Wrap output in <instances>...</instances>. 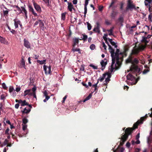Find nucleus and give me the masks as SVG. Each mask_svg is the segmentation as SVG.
<instances>
[{"instance_id":"nucleus-1","label":"nucleus","mask_w":152,"mask_h":152,"mask_svg":"<svg viewBox=\"0 0 152 152\" xmlns=\"http://www.w3.org/2000/svg\"><path fill=\"white\" fill-rule=\"evenodd\" d=\"M126 6L124 12H125L129 11H132L134 9H135V5L132 0H127Z\"/></svg>"},{"instance_id":"nucleus-2","label":"nucleus","mask_w":152,"mask_h":152,"mask_svg":"<svg viewBox=\"0 0 152 152\" xmlns=\"http://www.w3.org/2000/svg\"><path fill=\"white\" fill-rule=\"evenodd\" d=\"M148 117V116L146 114L145 116L142 117L140 118V120H138L133 125V126L134 129L137 128L138 126L140 124H142L143 122Z\"/></svg>"},{"instance_id":"nucleus-3","label":"nucleus","mask_w":152,"mask_h":152,"mask_svg":"<svg viewBox=\"0 0 152 152\" xmlns=\"http://www.w3.org/2000/svg\"><path fill=\"white\" fill-rule=\"evenodd\" d=\"M134 129V128L128 127L127 128L125 131V133L122 136L128 139L129 136L132 134Z\"/></svg>"},{"instance_id":"nucleus-4","label":"nucleus","mask_w":152,"mask_h":152,"mask_svg":"<svg viewBox=\"0 0 152 152\" xmlns=\"http://www.w3.org/2000/svg\"><path fill=\"white\" fill-rule=\"evenodd\" d=\"M115 61L116 60V63L115 64V68L117 69L119 68L120 66L121 65V61L123 60V57L120 58L119 56L115 57Z\"/></svg>"},{"instance_id":"nucleus-5","label":"nucleus","mask_w":152,"mask_h":152,"mask_svg":"<svg viewBox=\"0 0 152 152\" xmlns=\"http://www.w3.org/2000/svg\"><path fill=\"white\" fill-rule=\"evenodd\" d=\"M129 71L134 73L135 72L139 73L140 71V69L138 68L137 66L135 65H133L131 67L130 70L128 71V72H129Z\"/></svg>"},{"instance_id":"nucleus-6","label":"nucleus","mask_w":152,"mask_h":152,"mask_svg":"<svg viewBox=\"0 0 152 152\" xmlns=\"http://www.w3.org/2000/svg\"><path fill=\"white\" fill-rule=\"evenodd\" d=\"M126 77L127 79L128 80H135V84H136L138 82V81L140 79V77H138L137 79H136V77L134 76L133 75L130 73H129L126 76Z\"/></svg>"},{"instance_id":"nucleus-7","label":"nucleus","mask_w":152,"mask_h":152,"mask_svg":"<svg viewBox=\"0 0 152 152\" xmlns=\"http://www.w3.org/2000/svg\"><path fill=\"white\" fill-rule=\"evenodd\" d=\"M109 50H110V52L111 53V56L112 58V61L114 60L115 61V53L114 50L112 47L110 45H109Z\"/></svg>"},{"instance_id":"nucleus-8","label":"nucleus","mask_w":152,"mask_h":152,"mask_svg":"<svg viewBox=\"0 0 152 152\" xmlns=\"http://www.w3.org/2000/svg\"><path fill=\"white\" fill-rule=\"evenodd\" d=\"M100 64L102 66V70H103L107 64L106 59L104 58V60H102L100 62Z\"/></svg>"},{"instance_id":"nucleus-9","label":"nucleus","mask_w":152,"mask_h":152,"mask_svg":"<svg viewBox=\"0 0 152 152\" xmlns=\"http://www.w3.org/2000/svg\"><path fill=\"white\" fill-rule=\"evenodd\" d=\"M33 4L35 9L37 11L39 12H41V9L40 7L34 1L33 2Z\"/></svg>"},{"instance_id":"nucleus-10","label":"nucleus","mask_w":152,"mask_h":152,"mask_svg":"<svg viewBox=\"0 0 152 152\" xmlns=\"http://www.w3.org/2000/svg\"><path fill=\"white\" fill-rule=\"evenodd\" d=\"M43 69H44V70L45 71V74H50L51 72V66H49L48 67V71L47 70V66H46L45 65H44L43 66Z\"/></svg>"},{"instance_id":"nucleus-11","label":"nucleus","mask_w":152,"mask_h":152,"mask_svg":"<svg viewBox=\"0 0 152 152\" xmlns=\"http://www.w3.org/2000/svg\"><path fill=\"white\" fill-rule=\"evenodd\" d=\"M23 42V45L25 47L28 49H30L31 48L30 44L28 40H27L26 39H24Z\"/></svg>"},{"instance_id":"nucleus-12","label":"nucleus","mask_w":152,"mask_h":152,"mask_svg":"<svg viewBox=\"0 0 152 152\" xmlns=\"http://www.w3.org/2000/svg\"><path fill=\"white\" fill-rule=\"evenodd\" d=\"M96 27H95L93 31L96 32H97L98 33H99L100 32V24L99 22H97L96 23Z\"/></svg>"},{"instance_id":"nucleus-13","label":"nucleus","mask_w":152,"mask_h":152,"mask_svg":"<svg viewBox=\"0 0 152 152\" xmlns=\"http://www.w3.org/2000/svg\"><path fill=\"white\" fill-rule=\"evenodd\" d=\"M137 47L136 45H135L134 48V49L132 50V52L131 53V55H137V54L140 51L138 48H135Z\"/></svg>"},{"instance_id":"nucleus-14","label":"nucleus","mask_w":152,"mask_h":152,"mask_svg":"<svg viewBox=\"0 0 152 152\" xmlns=\"http://www.w3.org/2000/svg\"><path fill=\"white\" fill-rule=\"evenodd\" d=\"M88 0H85V3L84 4V16L85 17L86 15L87 12V5H88Z\"/></svg>"},{"instance_id":"nucleus-15","label":"nucleus","mask_w":152,"mask_h":152,"mask_svg":"<svg viewBox=\"0 0 152 152\" xmlns=\"http://www.w3.org/2000/svg\"><path fill=\"white\" fill-rule=\"evenodd\" d=\"M78 38H75L73 39V44L72 45V46L73 47H75V45L78 44L79 42V40Z\"/></svg>"},{"instance_id":"nucleus-16","label":"nucleus","mask_w":152,"mask_h":152,"mask_svg":"<svg viewBox=\"0 0 152 152\" xmlns=\"http://www.w3.org/2000/svg\"><path fill=\"white\" fill-rule=\"evenodd\" d=\"M31 109H27L26 108H25L23 110H21V112L22 113V115H23L24 114L26 113V114H28L31 111Z\"/></svg>"},{"instance_id":"nucleus-17","label":"nucleus","mask_w":152,"mask_h":152,"mask_svg":"<svg viewBox=\"0 0 152 152\" xmlns=\"http://www.w3.org/2000/svg\"><path fill=\"white\" fill-rule=\"evenodd\" d=\"M39 21H40L39 23V27L42 30H43L45 28V25L44 24L43 21L41 20H39Z\"/></svg>"},{"instance_id":"nucleus-18","label":"nucleus","mask_w":152,"mask_h":152,"mask_svg":"<svg viewBox=\"0 0 152 152\" xmlns=\"http://www.w3.org/2000/svg\"><path fill=\"white\" fill-rule=\"evenodd\" d=\"M13 21L14 22V25L15 28H18V25L20 24V20H17L15 19H14Z\"/></svg>"},{"instance_id":"nucleus-19","label":"nucleus","mask_w":152,"mask_h":152,"mask_svg":"<svg viewBox=\"0 0 152 152\" xmlns=\"http://www.w3.org/2000/svg\"><path fill=\"white\" fill-rule=\"evenodd\" d=\"M127 139L124 137L122 136L121 138V140L122 141L120 143V146H122L124 144V142L127 140Z\"/></svg>"},{"instance_id":"nucleus-20","label":"nucleus","mask_w":152,"mask_h":152,"mask_svg":"<svg viewBox=\"0 0 152 152\" xmlns=\"http://www.w3.org/2000/svg\"><path fill=\"white\" fill-rule=\"evenodd\" d=\"M132 55H130L129 56L128 58L126 59V63H131L132 62Z\"/></svg>"},{"instance_id":"nucleus-21","label":"nucleus","mask_w":152,"mask_h":152,"mask_svg":"<svg viewBox=\"0 0 152 152\" xmlns=\"http://www.w3.org/2000/svg\"><path fill=\"white\" fill-rule=\"evenodd\" d=\"M68 9L70 11L72 12V9L73 8V5L71 3L68 2Z\"/></svg>"},{"instance_id":"nucleus-22","label":"nucleus","mask_w":152,"mask_h":152,"mask_svg":"<svg viewBox=\"0 0 152 152\" xmlns=\"http://www.w3.org/2000/svg\"><path fill=\"white\" fill-rule=\"evenodd\" d=\"M152 3V0H145V4L146 6H149V4H151Z\"/></svg>"},{"instance_id":"nucleus-23","label":"nucleus","mask_w":152,"mask_h":152,"mask_svg":"<svg viewBox=\"0 0 152 152\" xmlns=\"http://www.w3.org/2000/svg\"><path fill=\"white\" fill-rule=\"evenodd\" d=\"M82 35L83 36V37L82 39H79V40H83L84 42L86 41L87 39L88 38L87 35L85 34H82Z\"/></svg>"},{"instance_id":"nucleus-24","label":"nucleus","mask_w":152,"mask_h":152,"mask_svg":"<svg viewBox=\"0 0 152 152\" xmlns=\"http://www.w3.org/2000/svg\"><path fill=\"white\" fill-rule=\"evenodd\" d=\"M72 51L75 52L76 51H78L79 53H81V50L79 48H75V47H73L71 50Z\"/></svg>"},{"instance_id":"nucleus-25","label":"nucleus","mask_w":152,"mask_h":152,"mask_svg":"<svg viewBox=\"0 0 152 152\" xmlns=\"http://www.w3.org/2000/svg\"><path fill=\"white\" fill-rule=\"evenodd\" d=\"M115 63V61H114V60H113V61H112V64L111 65V69L110 70V72L112 73L113 71V70L115 68L113 67V65Z\"/></svg>"},{"instance_id":"nucleus-26","label":"nucleus","mask_w":152,"mask_h":152,"mask_svg":"<svg viewBox=\"0 0 152 152\" xmlns=\"http://www.w3.org/2000/svg\"><path fill=\"white\" fill-rule=\"evenodd\" d=\"M146 48V45H142L137 48L140 51L143 50Z\"/></svg>"},{"instance_id":"nucleus-27","label":"nucleus","mask_w":152,"mask_h":152,"mask_svg":"<svg viewBox=\"0 0 152 152\" xmlns=\"http://www.w3.org/2000/svg\"><path fill=\"white\" fill-rule=\"evenodd\" d=\"M20 104L22 106L28 105V103L26 102L25 100H24L23 101L21 100V102H20Z\"/></svg>"},{"instance_id":"nucleus-28","label":"nucleus","mask_w":152,"mask_h":152,"mask_svg":"<svg viewBox=\"0 0 152 152\" xmlns=\"http://www.w3.org/2000/svg\"><path fill=\"white\" fill-rule=\"evenodd\" d=\"M92 93H90L83 101V102H85L86 101L89 100L92 96Z\"/></svg>"},{"instance_id":"nucleus-29","label":"nucleus","mask_w":152,"mask_h":152,"mask_svg":"<svg viewBox=\"0 0 152 152\" xmlns=\"http://www.w3.org/2000/svg\"><path fill=\"white\" fill-rule=\"evenodd\" d=\"M124 3L123 1H121L120 3V9L121 10H122L124 9Z\"/></svg>"},{"instance_id":"nucleus-30","label":"nucleus","mask_w":152,"mask_h":152,"mask_svg":"<svg viewBox=\"0 0 152 152\" xmlns=\"http://www.w3.org/2000/svg\"><path fill=\"white\" fill-rule=\"evenodd\" d=\"M20 65H22L25 69V61L24 58H22L21 60Z\"/></svg>"},{"instance_id":"nucleus-31","label":"nucleus","mask_w":152,"mask_h":152,"mask_svg":"<svg viewBox=\"0 0 152 152\" xmlns=\"http://www.w3.org/2000/svg\"><path fill=\"white\" fill-rule=\"evenodd\" d=\"M46 61V59L42 61H40L39 60H37V62L38 63H39L40 64H45V62Z\"/></svg>"},{"instance_id":"nucleus-32","label":"nucleus","mask_w":152,"mask_h":152,"mask_svg":"<svg viewBox=\"0 0 152 152\" xmlns=\"http://www.w3.org/2000/svg\"><path fill=\"white\" fill-rule=\"evenodd\" d=\"M0 41L1 42V43H4V44H5L6 43V42L5 39L4 38L1 36H0Z\"/></svg>"},{"instance_id":"nucleus-33","label":"nucleus","mask_w":152,"mask_h":152,"mask_svg":"<svg viewBox=\"0 0 152 152\" xmlns=\"http://www.w3.org/2000/svg\"><path fill=\"white\" fill-rule=\"evenodd\" d=\"M66 12L63 13L61 14V20H64L66 18Z\"/></svg>"},{"instance_id":"nucleus-34","label":"nucleus","mask_w":152,"mask_h":152,"mask_svg":"<svg viewBox=\"0 0 152 152\" xmlns=\"http://www.w3.org/2000/svg\"><path fill=\"white\" fill-rule=\"evenodd\" d=\"M113 29H114V27H113L111 28H110V29L108 30H107V31L108 32H110V33L109 34V35L110 36L112 35H113Z\"/></svg>"},{"instance_id":"nucleus-35","label":"nucleus","mask_w":152,"mask_h":152,"mask_svg":"<svg viewBox=\"0 0 152 152\" xmlns=\"http://www.w3.org/2000/svg\"><path fill=\"white\" fill-rule=\"evenodd\" d=\"M31 91V89H28V90L25 91L24 92V96H26L27 95H28L29 92Z\"/></svg>"},{"instance_id":"nucleus-36","label":"nucleus","mask_w":152,"mask_h":152,"mask_svg":"<svg viewBox=\"0 0 152 152\" xmlns=\"http://www.w3.org/2000/svg\"><path fill=\"white\" fill-rule=\"evenodd\" d=\"M3 10V15L4 16H8V12L9 10Z\"/></svg>"},{"instance_id":"nucleus-37","label":"nucleus","mask_w":152,"mask_h":152,"mask_svg":"<svg viewBox=\"0 0 152 152\" xmlns=\"http://www.w3.org/2000/svg\"><path fill=\"white\" fill-rule=\"evenodd\" d=\"M116 1L115 0H112V1L111 2L110 4L109 7V8L112 7L113 8H114V7L113 6V5L115 3Z\"/></svg>"},{"instance_id":"nucleus-38","label":"nucleus","mask_w":152,"mask_h":152,"mask_svg":"<svg viewBox=\"0 0 152 152\" xmlns=\"http://www.w3.org/2000/svg\"><path fill=\"white\" fill-rule=\"evenodd\" d=\"M23 124H26L28 122V120L26 118V117H25L23 118Z\"/></svg>"},{"instance_id":"nucleus-39","label":"nucleus","mask_w":152,"mask_h":152,"mask_svg":"<svg viewBox=\"0 0 152 152\" xmlns=\"http://www.w3.org/2000/svg\"><path fill=\"white\" fill-rule=\"evenodd\" d=\"M120 52V50L119 49L117 48L116 49V52L115 53V57L119 56V52Z\"/></svg>"},{"instance_id":"nucleus-40","label":"nucleus","mask_w":152,"mask_h":152,"mask_svg":"<svg viewBox=\"0 0 152 152\" xmlns=\"http://www.w3.org/2000/svg\"><path fill=\"white\" fill-rule=\"evenodd\" d=\"M21 8L22 9V12L23 13V12L24 13V14H26L27 13V12L26 10L25 9V8L23 7H21Z\"/></svg>"},{"instance_id":"nucleus-41","label":"nucleus","mask_w":152,"mask_h":152,"mask_svg":"<svg viewBox=\"0 0 152 152\" xmlns=\"http://www.w3.org/2000/svg\"><path fill=\"white\" fill-rule=\"evenodd\" d=\"M87 28L88 30L90 31L91 29L92 26L91 24L88 22H87Z\"/></svg>"},{"instance_id":"nucleus-42","label":"nucleus","mask_w":152,"mask_h":152,"mask_svg":"<svg viewBox=\"0 0 152 152\" xmlns=\"http://www.w3.org/2000/svg\"><path fill=\"white\" fill-rule=\"evenodd\" d=\"M28 7L29 11L32 12V11H33L34 10L33 7L31 5H28Z\"/></svg>"},{"instance_id":"nucleus-43","label":"nucleus","mask_w":152,"mask_h":152,"mask_svg":"<svg viewBox=\"0 0 152 152\" xmlns=\"http://www.w3.org/2000/svg\"><path fill=\"white\" fill-rule=\"evenodd\" d=\"M148 6V7L149 11L150 12H152V3L151 4H149Z\"/></svg>"},{"instance_id":"nucleus-44","label":"nucleus","mask_w":152,"mask_h":152,"mask_svg":"<svg viewBox=\"0 0 152 152\" xmlns=\"http://www.w3.org/2000/svg\"><path fill=\"white\" fill-rule=\"evenodd\" d=\"M116 15V14L113 12L111 14V16L112 18H114Z\"/></svg>"},{"instance_id":"nucleus-45","label":"nucleus","mask_w":152,"mask_h":152,"mask_svg":"<svg viewBox=\"0 0 152 152\" xmlns=\"http://www.w3.org/2000/svg\"><path fill=\"white\" fill-rule=\"evenodd\" d=\"M90 48L91 50H94L95 48V46L94 44H91L90 47Z\"/></svg>"},{"instance_id":"nucleus-46","label":"nucleus","mask_w":152,"mask_h":152,"mask_svg":"<svg viewBox=\"0 0 152 152\" xmlns=\"http://www.w3.org/2000/svg\"><path fill=\"white\" fill-rule=\"evenodd\" d=\"M110 79L109 78V77H107L105 79V81L106 82V83H104V84L107 85V84L110 81Z\"/></svg>"},{"instance_id":"nucleus-47","label":"nucleus","mask_w":152,"mask_h":152,"mask_svg":"<svg viewBox=\"0 0 152 152\" xmlns=\"http://www.w3.org/2000/svg\"><path fill=\"white\" fill-rule=\"evenodd\" d=\"M124 150V148L123 147L119 148H118V152H123Z\"/></svg>"},{"instance_id":"nucleus-48","label":"nucleus","mask_w":152,"mask_h":152,"mask_svg":"<svg viewBox=\"0 0 152 152\" xmlns=\"http://www.w3.org/2000/svg\"><path fill=\"white\" fill-rule=\"evenodd\" d=\"M89 66L91 67H93V68L95 69H98L97 66H95L94 65H93V64H91L89 65Z\"/></svg>"},{"instance_id":"nucleus-49","label":"nucleus","mask_w":152,"mask_h":152,"mask_svg":"<svg viewBox=\"0 0 152 152\" xmlns=\"http://www.w3.org/2000/svg\"><path fill=\"white\" fill-rule=\"evenodd\" d=\"M142 39L141 40V42H142L144 43L147 40V38L146 37L143 36L142 37Z\"/></svg>"},{"instance_id":"nucleus-50","label":"nucleus","mask_w":152,"mask_h":152,"mask_svg":"<svg viewBox=\"0 0 152 152\" xmlns=\"http://www.w3.org/2000/svg\"><path fill=\"white\" fill-rule=\"evenodd\" d=\"M105 23L107 25H110L111 23L107 19H106L105 21Z\"/></svg>"},{"instance_id":"nucleus-51","label":"nucleus","mask_w":152,"mask_h":152,"mask_svg":"<svg viewBox=\"0 0 152 152\" xmlns=\"http://www.w3.org/2000/svg\"><path fill=\"white\" fill-rule=\"evenodd\" d=\"M107 39L108 38H106L105 37H104V39L105 41V43L108 46H109V45H110L108 42L107 41Z\"/></svg>"},{"instance_id":"nucleus-52","label":"nucleus","mask_w":152,"mask_h":152,"mask_svg":"<svg viewBox=\"0 0 152 152\" xmlns=\"http://www.w3.org/2000/svg\"><path fill=\"white\" fill-rule=\"evenodd\" d=\"M133 62L136 64H138L139 61L137 58H135L133 60Z\"/></svg>"},{"instance_id":"nucleus-53","label":"nucleus","mask_w":152,"mask_h":152,"mask_svg":"<svg viewBox=\"0 0 152 152\" xmlns=\"http://www.w3.org/2000/svg\"><path fill=\"white\" fill-rule=\"evenodd\" d=\"M110 44L113 46H114L115 48H116L117 47V45H116V43L114 41H112Z\"/></svg>"},{"instance_id":"nucleus-54","label":"nucleus","mask_w":152,"mask_h":152,"mask_svg":"<svg viewBox=\"0 0 152 152\" xmlns=\"http://www.w3.org/2000/svg\"><path fill=\"white\" fill-rule=\"evenodd\" d=\"M22 125L23 126V130L24 131H25L26 129L27 128V126L26 124H22Z\"/></svg>"},{"instance_id":"nucleus-55","label":"nucleus","mask_w":152,"mask_h":152,"mask_svg":"<svg viewBox=\"0 0 152 152\" xmlns=\"http://www.w3.org/2000/svg\"><path fill=\"white\" fill-rule=\"evenodd\" d=\"M152 15H149L148 17V19L150 22H152Z\"/></svg>"},{"instance_id":"nucleus-56","label":"nucleus","mask_w":152,"mask_h":152,"mask_svg":"<svg viewBox=\"0 0 152 152\" xmlns=\"http://www.w3.org/2000/svg\"><path fill=\"white\" fill-rule=\"evenodd\" d=\"M50 97L48 96H45V99L43 100L44 102H46L50 98Z\"/></svg>"},{"instance_id":"nucleus-57","label":"nucleus","mask_w":152,"mask_h":152,"mask_svg":"<svg viewBox=\"0 0 152 152\" xmlns=\"http://www.w3.org/2000/svg\"><path fill=\"white\" fill-rule=\"evenodd\" d=\"M36 86H34V87L32 88V92L34 93H36Z\"/></svg>"},{"instance_id":"nucleus-58","label":"nucleus","mask_w":152,"mask_h":152,"mask_svg":"<svg viewBox=\"0 0 152 152\" xmlns=\"http://www.w3.org/2000/svg\"><path fill=\"white\" fill-rule=\"evenodd\" d=\"M102 44V46L104 48V49L105 50H106L107 46L105 45L104 43L103 42Z\"/></svg>"},{"instance_id":"nucleus-59","label":"nucleus","mask_w":152,"mask_h":152,"mask_svg":"<svg viewBox=\"0 0 152 152\" xmlns=\"http://www.w3.org/2000/svg\"><path fill=\"white\" fill-rule=\"evenodd\" d=\"M118 20L120 22H122L124 20L123 18L122 17H120L118 18Z\"/></svg>"},{"instance_id":"nucleus-60","label":"nucleus","mask_w":152,"mask_h":152,"mask_svg":"<svg viewBox=\"0 0 152 152\" xmlns=\"http://www.w3.org/2000/svg\"><path fill=\"white\" fill-rule=\"evenodd\" d=\"M2 86L3 88L4 89H6L7 88V87H6V84L4 83H3L2 84Z\"/></svg>"},{"instance_id":"nucleus-61","label":"nucleus","mask_w":152,"mask_h":152,"mask_svg":"<svg viewBox=\"0 0 152 152\" xmlns=\"http://www.w3.org/2000/svg\"><path fill=\"white\" fill-rule=\"evenodd\" d=\"M129 48H126V47H124V53H127V52L128 51Z\"/></svg>"},{"instance_id":"nucleus-62","label":"nucleus","mask_w":152,"mask_h":152,"mask_svg":"<svg viewBox=\"0 0 152 152\" xmlns=\"http://www.w3.org/2000/svg\"><path fill=\"white\" fill-rule=\"evenodd\" d=\"M103 8V6L100 5L99 7V11H102Z\"/></svg>"},{"instance_id":"nucleus-63","label":"nucleus","mask_w":152,"mask_h":152,"mask_svg":"<svg viewBox=\"0 0 152 152\" xmlns=\"http://www.w3.org/2000/svg\"><path fill=\"white\" fill-rule=\"evenodd\" d=\"M9 129L8 128H7V129H6V130L5 131V134H6L9 135Z\"/></svg>"},{"instance_id":"nucleus-64","label":"nucleus","mask_w":152,"mask_h":152,"mask_svg":"<svg viewBox=\"0 0 152 152\" xmlns=\"http://www.w3.org/2000/svg\"><path fill=\"white\" fill-rule=\"evenodd\" d=\"M44 96L45 97L48 96V94L46 91H45L43 92Z\"/></svg>"}]
</instances>
